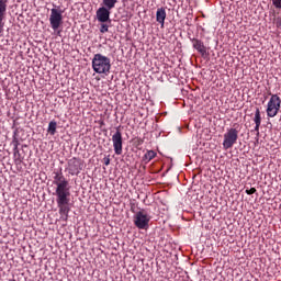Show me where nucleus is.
<instances>
[{
  "mask_svg": "<svg viewBox=\"0 0 281 281\" xmlns=\"http://www.w3.org/2000/svg\"><path fill=\"white\" fill-rule=\"evenodd\" d=\"M53 186H56L54 195L63 221L69 218V201H71V186L63 172H54Z\"/></svg>",
  "mask_w": 281,
  "mask_h": 281,
  "instance_id": "nucleus-1",
  "label": "nucleus"
},
{
  "mask_svg": "<svg viewBox=\"0 0 281 281\" xmlns=\"http://www.w3.org/2000/svg\"><path fill=\"white\" fill-rule=\"evenodd\" d=\"M92 69L95 74L109 76L111 74V58L102 54H95L92 58Z\"/></svg>",
  "mask_w": 281,
  "mask_h": 281,
  "instance_id": "nucleus-2",
  "label": "nucleus"
},
{
  "mask_svg": "<svg viewBox=\"0 0 281 281\" xmlns=\"http://www.w3.org/2000/svg\"><path fill=\"white\" fill-rule=\"evenodd\" d=\"M150 214L148 211L142 209L134 214L133 221L137 229H148L150 223Z\"/></svg>",
  "mask_w": 281,
  "mask_h": 281,
  "instance_id": "nucleus-3",
  "label": "nucleus"
},
{
  "mask_svg": "<svg viewBox=\"0 0 281 281\" xmlns=\"http://www.w3.org/2000/svg\"><path fill=\"white\" fill-rule=\"evenodd\" d=\"M268 95H271V98L266 110L267 115L268 117H276V115H278L280 112L281 99L278 97V94H271V92H269Z\"/></svg>",
  "mask_w": 281,
  "mask_h": 281,
  "instance_id": "nucleus-4",
  "label": "nucleus"
},
{
  "mask_svg": "<svg viewBox=\"0 0 281 281\" xmlns=\"http://www.w3.org/2000/svg\"><path fill=\"white\" fill-rule=\"evenodd\" d=\"M238 128L232 127L227 130L224 134L223 148L224 150H229V148L234 147V144L238 142Z\"/></svg>",
  "mask_w": 281,
  "mask_h": 281,
  "instance_id": "nucleus-5",
  "label": "nucleus"
},
{
  "mask_svg": "<svg viewBox=\"0 0 281 281\" xmlns=\"http://www.w3.org/2000/svg\"><path fill=\"white\" fill-rule=\"evenodd\" d=\"M65 10H61L60 7H57L50 10L49 23L52 30L56 32L63 25V14Z\"/></svg>",
  "mask_w": 281,
  "mask_h": 281,
  "instance_id": "nucleus-6",
  "label": "nucleus"
},
{
  "mask_svg": "<svg viewBox=\"0 0 281 281\" xmlns=\"http://www.w3.org/2000/svg\"><path fill=\"white\" fill-rule=\"evenodd\" d=\"M112 143L115 155H122L124 139L122 138V131H120V127H117L116 132L112 135Z\"/></svg>",
  "mask_w": 281,
  "mask_h": 281,
  "instance_id": "nucleus-7",
  "label": "nucleus"
},
{
  "mask_svg": "<svg viewBox=\"0 0 281 281\" xmlns=\"http://www.w3.org/2000/svg\"><path fill=\"white\" fill-rule=\"evenodd\" d=\"M80 170H82V160L76 157L68 160V172L71 177L80 175Z\"/></svg>",
  "mask_w": 281,
  "mask_h": 281,
  "instance_id": "nucleus-8",
  "label": "nucleus"
},
{
  "mask_svg": "<svg viewBox=\"0 0 281 281\" xmlns=\"http://www.w3.org/2000/svg\"><path fill=\"white\" fill-rule=\"evenodd\" d=\"M113 9L109 7H101L97 10V19L99 23H106L108 21H111V11Z\"/></svg>",
  "mask_w": 281,
  "mask_h": 281,
  "instance_id": "nucleus-9",
  "label": "nucleus"
},
{
  "mask_svg": "<svg viewBox=\"0 0 281 281\" xmlns=\"http://www.w3.org/2000/svg\"><path fill=\"white\" fill-rule=\"evenodd\" d=\"M193 47L199 52V54L203 57L207 54V48L205 47V44H203V41L199 38H192L191 40Z\"/></svg>",
  "mask_w": 281,
  "mask_h": 281,
  "instance_id": "nucleus-10",
  "label": "nucleus"
},
{
  "mask_svg": "<svg viewBox=\"0 0 281 281\" xmlns=\"http://www.w3.org/2000/svg\"><path fill=\"white\" fill-rule=\"evenodd\" d=\"M156 21H157V23L161 24V27H164V24L166 23V9H164V8L157 9Z\"/></svg>",
  "mask_w": 281,
  "mask_h": 281,
  "instance_id": "nucleus-11",
  "label": "nucleus"
},
{
  "mask_svg": "<svg viewBox=\"0 0 281 281\" xmlns=\"http://www.w3.org/2000/svg\"><path fill=\"white\" fill-rule=\"evenodd\" d=\"M157 157V153L155 150H147L146 154L143 156V162L149 164V161H153Z\"/></svg>",
  "mask_w": 281,
  "mask_h": 281,
  "instance_id": "nucleus-12",
  "label": "nucleus"
},
{
  "mask_svg": "<svg viewBox=\"0 0 281 281\" xmlns=\"http://www.w3.org/2000/svg\"><path fill=\"white\" fill-rule=\"evenodd\" d=\"M8 8H0V34H3V27L5 26V22H3V19H5V12Z\"/></svg>",
  "mask_w": 281,
  "mask_h": 281,
  "instance_id": "nucleus-13",
  "label": "nucleus"
},
{
  "mask_svg": "<svg viewBox=\"0 0 281 281\" xmlns=\"http://www.w3.org/2000/svg\"><path fill=\"white\" fill-rule=\"evenodd\" d=\"M120 0H102V5L113 10Z\"/></svg>",
  "mask_w": 281,
  "mask_h": 281,
  "instance_id": "nucleus-14",
  "label": "nucleus"
},
{
  "mask_svg": "<svg viewBox=\"0 0 281 281\" xmlns=\"http://www.w3.org/2000/svg\"><path fill=\"white\" fill-rule=\"evenodd\" d=\"M57 126H58V123H56V121H50L48 124L47 133L49 135H56Z\"/></svg>",
  "mask_w": 281,
  "mask_h": 281,
  "instance_id": "nucleus-15",
  "label": "nucleus"
},
{
  "mask_svg": "<svg viewBox=\"0 0 281 281\" xmlns=\"http://www.w3.org/2000/svg\"><path fill=\"white\" fill-rule=\"evenodd\" d=\"M255 124H262V116L260 115V108H256L255 117H254Z\"/></svg>",
  "mask_w": 281,
  "mask_h": 281,
  "instance_id": "nucleus-16",
  "label": "nucleus"
},
{
  "mask_svg": "<svg viewBox=\"0 0 281 281\" xmlns=\"http://www.w3.org/2000/svg\"><path fill=\"white\" fill-rule=\"evenodd\" d=\"M272 23H273V25H276V27L280 29L281 27V18L280 16L273 18Z\"/></svg>",
  "mask_w": 281,
  "mask_h": 281,
  "instance_id": "nucleus-17",
  "label": "nucleus"
},
{
  "mask_svg": "<svg viewBox=\"0 0 281 281\" xmlns=\"http://www.w3.org/2000/svg\"><path fill=\"white\" fill-rule=\"evenodd\" d=\"M272 5H274L277 10H281V0H272Z\"/></svg>",
  "mask_w": 281,
  "mask_h": 281,
  "instance_id": "nucleus-18",
  "label": "nucleus"
},
{
  "mask_svg": "<svg viewBox=\"0 0 281 281\" xmlns=\"http://www.w3.org/2000/svg\"><path fill=\"white\" fill-rule=\"evenodd\" d=\"M100 32H101V34H104V33L109 32V25H106V24H101Z\"/></svg>",
  "mask_w": 281,
  "mask_h": 281,
  "instance_id": "nucleus-19",
  "label": "nucleus"
},
{
  "mask_svg": "<svg viewBox=\"0 0 281 281\" xmlns=\"http://www.w3.org/2000/svg\"><path fill=\"white\" fill-rule=\"evenodd\" d=\"M257 190L256 188H250L246 190V194H248L249 196H251V194H256Z\"/></svg>",
  "mask_w": 281,
  "mask_h": 281,
  "instance_id": "nucleus-20",
  "label": "nucleus"
},
{
  "mask_svg": "<svg viewBox=\"0 0 281 281\" xmlns=\"http://www.w3.org/2000/svg\"><path fill=\"white\" fill-rule=\"evenodd\" d=\"M0 8H8V0H0Z\"/></svg>",
  "mask_w": 281,
  "mask_h": 281,
  "instance_id": "nucleus-21",
  "label": "nucleus"
},
{
  "mask_svg": "<svg viewBox=\"0 0 281 281\" xmlns=\"http://www.w3.org/2000/svg\"><path fill=\"white\" fill-rule=\"evenodd\" d=\"M103 164H104V166H110V164H111V158H109V156L105 157V158H103Z\"/></svg>",
  "mask_w": 281,
  "mask_h": 281,
  "instance_id": "nucleus-22",
  "label": "nucleus"
},
{
  "mask_svg": "<svg viewBox=\"0 0 281 281\" xmlns=\"http://www.w3.org/2000/svg\"><path fill=\"white\" fill-rule=\"evenodd\" d=\"M255 131L257 133V137H259L260 136V124H256Z\"/></svg>",
  "mask_w": 281,
  "mask_h": 281,
  "instance_id": "nucleus-23",
  "label": "nucleus"
},
{
  "mask_svg": "<svg viewBox=\"0 0 281 281\" xmlns=\"http://www.w3.org/2000/svg\"><path fill=\"white\" fill-rule=\"evenodd\" d=\"M13 155H14V157H16V155H19V147L18 146H15Z\"/></svg>",
  "mask_w": 281,
  "mask_h": 281,
  "instance_id": "nucleus-24",
  "label": "nucleus"
},
{
  "mask_svg": "<svg viewBox=\"0 0 281 281\" xmlns=\"http://www.w3.org/2000/svg\"><path fill=\"white\" fill-rule=\"evenodd\" d=\"M9 281H16V280H14V279H11V280H9Z\"/></svg>",
  "mask_w": 281,
  "mask_h": 281,
  "instance_id": "nucleus-25",
  "label": "nucleus"
}]
</instances>
